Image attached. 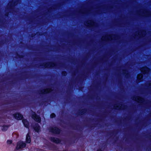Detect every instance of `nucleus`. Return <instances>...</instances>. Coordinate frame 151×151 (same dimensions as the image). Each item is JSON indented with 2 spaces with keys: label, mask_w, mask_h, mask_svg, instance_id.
Here are the masks:
<instances>
[{
  "label": "nucleus",
  "mask_w": 151,
  "mask_h": 151,
  "mask_svg": "<svg viewBox=\"0 0 151 151\" xmlns=\"http://www.w3.org/2000/svg\"><path fill=\"white\" fill-rule=\"evenodd\" d=\"M97 151H101V150L100 149H99Z\"/></svg>",
  "instance_id": "412c9836"
},
{
  "label": "nucleus",
  "mask_w": 151,
  "mask_h": 151,
  "mask_svg": "<svg viewBox=\"0 0 151 151\" xmlns=\"http://www.w3.org/2000/svg\"><path fill=\"white\" fill-rule=\"evenodd\" d=\"M62 74L64 76L66 75L67 74L65 72H63L62 73Z\"/></svg>",
  "instance_id": "6ab92c4d"
},
{
  "label": "nucleus",
  "mask_w": 151,
  "mask_h": 151,
  "mask_svg": "<svg viewBox=\"0 0 151 151\" xmlns=\"http://www.w3.org/2000/svg\"><path fill=\"white\" fill-rule=\"evenodd\" d=\"M7 129V127L6 126H4L3 127L2 130L3 131H5Z\"/></svg>",
  "instance_id": "dca6fc26"
},
{
  "label": "nucleus",
  "mask_w": 151,
  "mask_h": 151,
  "mask_svg": "<svg viewBox=\"0 0 151 151\" xmlns=\"http://www.w3.org/2000/svg\"><path fill=\"white\" fill-rule=\"evenodd\" d=\"M32 117L35 121L38 122H39L41 121L40 117L36 114L34 112L32 113Z\"/></svg>",
  "instance_id": "f03ea898"
},
{
  "label": "nucleus",
  "mask_w": 151,
  "mask_h": 151,
  "mask_svg": "<svg viewBox=\"0 0 151 151\" xmlns=\"http://www.w3.org/2000/svg\"><path fill=\"white\" fill-rule=\"evenodd\" d=\"M55 116V114L54 113H52L50 115V117L52 118H54Z\"/></svg>",
  "instance_id": "f3484780"
},
{
  "label": "nucleus",
  "mask_w": 151,
  "mask_h": 151,
  "mask_svg": "<svg viewBox=\"0 0 151 151\" xmlns=\"http://www.w3.org/2000/svg\"><path fill=\"white\" fill-rule=\"evenodd\" d=\"M50 131L54 133L58 134L60 132V130L57 127L50 128L49 129Z\"/></svg>",
  "instance_id": "7ed1b4c3"
},
{
  "label": "nucleus",
  "mask_w": 151,
  "mask_h": 151,
  "mask_svg": "<svg viewBox=\"0 0 151 151\" xmlns=\"http://www.w3.org/2000/svg\"><path fill=\"white\" fill-rule=\"evenodd\" d=\"M55 66V64L53 63H48L45 65L44 67L45 68H49L51 67H54Z\"/></svg>",
  "instance_id": "423d86ee"
},
{
  "label": "nucleus",
  "mask_w": 151,
  "mask_h": 151,
  "mask_svg": "<svg viewBox=\"0 0 151 151\" xmlns=\"http://www.w3.org/2000/svg\"><path fill=\"white\" fill-rule=\"evenodd\" d=\"M113 36H114V35H110L109 36H106L105 37L103 36L102 37V40H112L113 39Z\"/></svg>",
  "instance_id": "20e7f679"
},
{
  "label": "nucleus",
  "mask_w": 151,
  "mask_h": 151,
  "mask_svg": "<svg viewBox=\"0 0 151 151\" xmlns=\"http://www.w3.org/2000/svg\"><path fill=\"white\" fill-rule=\"evenodd\" d=\"M143 77V76L142 74H139L138 75L137 78L138 79H140Z\"/></svg>",
  "instance_id": "2eb2a0df"
},
{
  "label": "nucleus",
  "mask_w": 151,
  "mask_h": 151,
  "mask_svg": "<svg viewBox=\"0 0 151 151\" xmlns=\"http://www.w3.org/2000/svg\"><path fill=\"white\" fill-rule=\"evenodd\" d=\"M26 141L27 143H29L31 141L30 136L29 135V133H28L26 136Z\"/></svg>",
  "instance_id": "1a4fd4ad"
},
{
  "label": "nucleus",
  "mask_w": 151,
  "mask_h": 151,
  "mask_svg": "<svg viewBox=\"0 0 151 151\" xmlns=\"http://www.w3.org/2000/svg\"><path fill=\"white\" fill-rule=\"evenodd\" d=\"M51 90L49 88L44 89L41 91V93H46L50 92Z\"/></svg>",
  "instance_id": "9d476101"
},
{
  "label": "nucleus",
  "mask_w": 151,
  "mask_h": 151,
  "mask_svg": "<svg viewBox=\"0 0 151 151\" xmlns=\"http://www.w3.org/2000/svg\"><path fill=\"white\" fill-rule=\"evenodd\" d=\"M133 99L134 100L136 101L139 102H142L143 100L142 98L138 96L134 97Z\"/></svg>",
  "instance_id": "6e6552de"
},
{
  "label": "nucleus",
  "mask_w": 151,
  "mask_h": 151,
  "mask_svg": "<svg viewBox=\"0 0 151 151\" xmlns=\"http://www.w3.org/2000/svg\"><path fill=\"white\" fill-rule=\"evenodd\" d=\"M88 24H85L88 26H91L93 25V23L92 21H89L88 22Z\"/></svg>",
  "instance_id": "ddd939ff"
},
{
  "label": "nucleus",
  "mask_w": 151,
  "mask_h": 151,
  "mask_svg": "<svg viewBox=\"0 0 151 151\" xmlns=\"http://www.w3.org/2000/svg\"><path fill=\"white\" fill-rule=\"evenodd\" d=\"M141 70L144 74H145L149 72V69L148 68L145 67L142 68L141 69Z\"/></svg>",
  "instance_id": "0eeeda50"
},
{
  "label": "nucleus",
  "mask_w": 151,
  "mask_h": 151,
  "mask_svg": "<svg viewBox=\"0 0 151 151\" xmlns=\"http://www.w3.org/2000/svg\"><path fill=\"white\" fill-rule=\"evenodd\" d=\"M22 122L24 126L26 127H28L29 126V123L27 120L25 119H23Z\"/></svg>",
  "instance_id": "f8f14e48"
},
{
  "label": "nucleus",
  "mask_w": 151,
  "mask_h": 151,
  "mask_svg": "<svg viewBox=\"0 0 151 151\" xmlns=\"http://www.w3.org/2000/svg\"><path fill=\"white\" fill-rule=\"evenodd\" d=\"M51 140L55 143H58L60 142V140L58 139L52 137L51 138Z\"/></svg>",
  "instance_id": "9b49d317"
},
{
  "label": "nucleus",
  "mask_w": 151,
  "mask_h": 151,
  "mask_svg": "<svg viewBox=\"0 0 151 151\" xmlns=\"http://www.w3.org/2000/svg\"><path fill=\"white\" fill-rule=\"evenodd\" d=\"M34 129L36 131L38 132L39 131L40 129V127L38 124L36 125V127H35Z\"/></svg>",
  "instance_id": "4468645a"
},
{
  "label": "nucleus",
  "mask_w": 151,
  "mask_h": 151,
  "mask_svg": "<svg viewBox=\"0 0 151 151\" xmlns=\"http://www.w3.org/2000/svg\"><path fill=\"white\" fill-rule=\"evenodd\" d=\"M12 141L11 140H8L7 141V142L8 144H10L12 143Z\"/></svg>",
  "instance_id": "a211bd4d"
},
{
  "label": "nucleus",
  "mask_w": 151,
  "mask_h": 151,
  "mask_svg": "<svg viewBox=\"0 0 151 151\" xmlns=\"http://www.w3.org/2000/svg\"><path fill=\"white\" fill-rule=\"evenodd\" d=\"M26 144L25 143L22 141H20L17 143L16 149L19 150V149L24 148Z\"/></svg>",
  "instance_id": "f257e3e1"
},
{
  "label": "nucleus",
  "mask_w": 151,
  "mask_h": 151,
  "mask_svg": "<svg viewBox=\"0 0 151 151\" xmlns=\"http://www.w3.org/2000/svg\"><path fill=\"white\" fill-rule=\"evenodd\" d=\"M149 86H151V82L150 83Z\"/></svg>",
  "instance_id": "aec40b11"
},
{
  "label": "nucleus",
  "mask_w": 151,
  "mask_h": 151,
  "mask_svg": "<svg viewBox=\"0 0 151 151\" xmlns=\"http://www.w3.org/2000/svg\"><path fill=\"white\" fill-rule=\"evenodd\" d=\"M14 116L15 119L18 120H21L23 118V116L19 113H17L14 115Z\"/></svg>",
  "instance_id": "39448f33"
}]
</instances>
